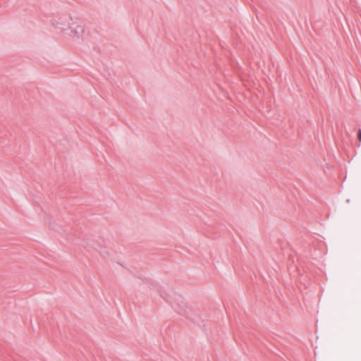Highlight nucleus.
<instances>
[{
  "label": "nucleus",
  "instance_id": "obj_1",
  "mask_svg": "<svg viewBox=\"0 0 361 361\" xmlns=\"http://www.w3.org/2000/svg\"><path fill=\"white\" fill-rule=\"evenodd\" d=\"M59 24L61 25L59 27V29L72 40L80 41L84 38L85 28L82 26L74 23H68L66 27L63 23V20L59 22Z\"/></svg>",
  "mask_w": 361,
  "mask_h": 361
},
{
  "label": "nucleus",
  "instance_id": "obj_2",
  "mask_svg": "<svg viewBox=\"0 0 361 361\" xmlns=\"http://www.w3.org/2000/svg\"><path fill=\"white\" fill-rule=\"evenodd\" d=\"M358 140L361 142V130L358 131Z\"/></svg>",
  "mask_w": 361,
  "mask_h": 361
}]
</instances>
